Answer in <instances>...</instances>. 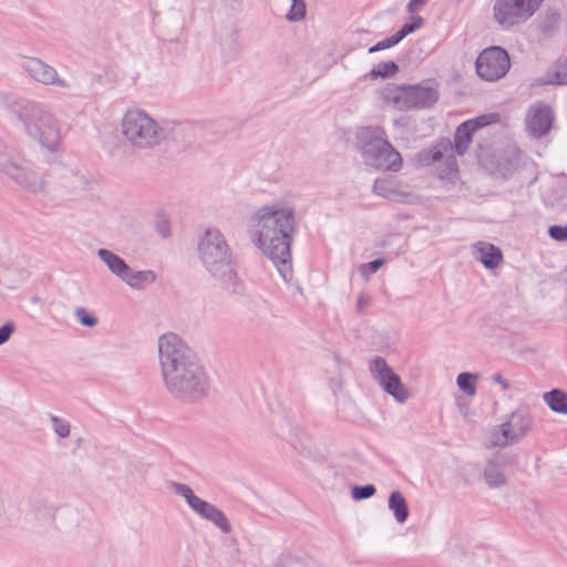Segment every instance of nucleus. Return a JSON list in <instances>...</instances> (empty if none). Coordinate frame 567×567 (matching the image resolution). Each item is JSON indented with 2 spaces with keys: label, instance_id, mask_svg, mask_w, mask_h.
<instances>
[{
  "label": "nucleus",
  "instance_id": "obj_1",
  "mask_svg": "<svg viewBox=\"0 0 567 567\" xmlns=\"http://www.w3.org/2000/svg\"><path fill=\"white\" fill-rule=\"evenodd\" d=\"M296 228V213L290 206L259 207L248 220V234L252 244L271 260L286 282H290L293 277L291 244Z\"/></svg>",
  "mask_w": 567,
  "mask_h": 567
},
{
  "label": "nucleus",
  "instance_id": "obj_2",
  "mask_svg": "<svg viewBox=\"0 0 567 567\" xmlns=\"http://www.w3.org/2000/svg\"><path fill=\"white\" fill-rule=\"evenodd\" d=\"M157 349L163 382L171 396L194 403L208 394L209 382L204 368L177 334L161 336Z\"/></svg>",
  "mask_w": 567,
  "mask_h": 567
},
{
  "label": "nucleus",
  "instance_id": "obj_3",
  "mask_svg": "<svg viewBox=\"0 0 567 567\" xmlns=\"http://www.w3.org/2000/svg\"><path fill=\"white\" fill-rule=\"evenodd\" d=\"M0 105L20 121L27 136L42 151L61 153L62 126L50 105L6 92L0 93Z\"/></svg>",
  "mask_w": 567,
  "mask_h": 567
},
{
  "label": "nucleus",
  "instance_id": "obj_4",
  "mask_svg": "<svg viewBox=\"0 0 567 567\" xmlns=\"http://www.w3.org/2000/svg\"><path fill=\"white\" fill-rule=\"evenodd\" d=\"M198 257L207 271L223 288L237 291V275L230 248L217 228H207L198 243Z\"/></svg>",
  "mask_w": 567,
  "mask_h": 567
},
{
  "label": "nucleus",
  "instance_id": "obj_5",
  "mask_svg": "<svg viewBox=\"0 0 567 567\" xmlns=\"http://www.w3.org/2000/svg\"><path fill=\"white\" fill-rule=\"evenodd\" d=\"M120 131L125 142L134 150L145 151L158 145L165 131L145 110L127 109L120 122Z\"/></svg>",
  "mask_w": 567,
  "mask_h": 567
},
{
  "label": "nucleus",
  "instance_id": "obj_6",
  "mask_svg": "<svg viewBox=\"0 0 567 567\" xmlns=\"http://www.w3.org/2000/svg\"><path fill=\"white\" fill-rule=\"evenodd\" d=\"M43 188L35 194H44L52 199L78 200L90 190V177L74 166L58 164L50 168L48 181L42 178Z\"/></svg>",
  "mask_w": 567,
  "mask_h": 567
},
{
  "label": "nucleus",
  "instance_id": "obj_7",
  "mask_svg": "<svg viewBox=\"0 0 567 567\" xmlns=\"http://www.w3.org/2000/svg\"><path fill=\"white\" fill-rule=\"evenodd\" d=\"M358 137L361 143V156L368 166L391 172H398L401 168L402 157L385 140L382 127H364L360 130Z\"/></svg>",
  "mask_w": 567,
  "mask_h": 567
},
{
  "label": "nucleus",
  "instance_id": "obj_8",
  "mask_svg": "<svg viewBox=\"0 0 567 567\" xmlns=\"http://www.w3.org/2000/svg\"><path fill=\"white\" fill-rule=\"evenodd\" d=\"M0 173L29 193L43 188L42 177L16 150L0 140Z\"/></svg>",
  "mask_w": 567,
  "mask_h": 567
},
{
  "label": "nucleus",
  "instance_id": "obj_9",
  "mask_svg": "<svg viewBox=\"0 0 567 567\" xmlns=\"http://www.w3.org/2000/svg\"><path fill=\"white\" fill-rule=\"evenodd\" d=\"M381 94L385 102L399 110L430 107L439 99L437 90L434 86L423 84L402 86L389 84Z\"/></svg>",
  "mask_w": 567,
  "mask_h": 567
},
{
  "label": "nucleus",
  "instance_id": "obj_10",
  "mask_svg": "<svg viewBox=\"0 0 567 567\" xmlns=\"http://www.w3.org/2000/svg\"><path fill=\"white\" fill-rule=\"evenodd\" d=\"M96 255L115 277L134 290H144L156 281L155 271L133 269L112 250L100 248Z\"/></svg>",
  "mask_w": 567,
  "mask_h": 567
},
{
  "label": "nucleus",
  "instance_id": "obj_11",
  "mask_svg": "<svg viewBox=\"0 0 567 567\" xmlns=\"http://www.w3.org/2000/svg\"><path fill=\"white\" fill-rule=\"evenodd\" d=\"M543 1L544 0H495L493 18L503 30H511L533 17Z\"/></svg>",
  "mask_w": 567,
  "mask_h": 567
},
{
  "label": "nucleus",
  "instance_id": "obj_12",
  "mask_svg": "<svg viewBox=\"0 0 567 567\" xmlns=\"http://www.w3.org/2000/svg\"><path fill=\"white\" fill-rule=\"evenodd\" d=\"M167 486L172 493L183 497L189 508L198 516L212 522L225 534L231 530V526L225 514L215 505L196 496L190 486L178 482H169Z\"/></svg>",
  "mask_w": 567,
  "mask_h": 567
},
{
  "label": "nucleus",
  "instance_id": "obj_13",
  "mask_svg": "<svg viewBox=\"0 0 567 567\" xmlns=\"http://www.w3.org/2000/svg\"><path fill=\"white\" fill-rule=\"evenodd\" d=\"M477 75L488 82L504 78L511 68L509 55L501 47L484 49L475 62Z\"/></svg>",
  "mask_w": 567,
  "mask_h": 567
},
{
  "label": "nucleus",
  "instance_id": "obj_14",
  "mask_svg": "<svg viewBox=\"0 0 567 567\" xmlns=\"http://www.w3.org/2000/svg\"><path fill=\"white\" fill-rule=\"evenodd\" d=\"M532 429L530 416L522 411L513 412L506 422L493 430L491 443L494 446H508L524 439Z\"/></svg>",
  "mask_w": 567,
  "mask_h": 567
},
{
  "label": "nucleus",
  "instance_id": "obj_15",
  "mask_svg": "<svg viewBox=\"0 0 567 567\" xmlns=\"http://www.w3.org/2000/svg\"><path fill=\"white\" fill-rule=\"evenodd\" d=\"M370 371L373 379L395 401L404 403L408 400L409 391L406 386L382 357H374L370 361Z\"/></svg>",
  "mask_w": 567,
  "mask_h": 567
},
{
  "label": "nucleus",
  "instance_id": "obj_16",
  "mask_svg": "<svg viewBox=\"0 0 567 567\" xmlns=\"http://www.w3.org/2000/svg\"><path fill=\"white\" fill-rule=\"evenodd\" d=\"M22 69L37 83L44 86H53L69 91L73 87L70 80L59 75L56 69L40 58L27 56L23 59Z\"/></svg>",
  "mask_w": 567,
  "mask_h": 567
},
{
  "label": "nucleus",
  "instance_id": "obj_17",
  "mask_svg": "<svg viewBox=\"0 0 567 567\" xmlns=\"http://www.w3.org/2000/svg\"><path fill=\"white\" fill-rule=\"evenodd\" d=\"M553 122L554 113L549 105L536 102L528 107L525 124L530 136L542 138L550 131Z\"/></svg>",
  "mask_w": 567,
  "mask_h": 567
},
{
  "label": "nucleus",
  "instance_id": "obj_18",
  "mask_svg": "<svg viewBox=\"0 0 567 567\" xmlns=\"http://www.w3.org/2000/svg\"><path fill=\"white\" fill-rule=\"evenodd\" d=\"M373 192L378 196L384 197L392 202L412 204L417 200L415 195L401 189L399 182L393 177L378 178L374 182Z\"/></svg>",
  "mask_w": 567,
  "mask_h": 567
},
{
  "label": "nucleus",
  "instance_id": "obj_19",
  "mask_svg": "<svg viewBox=\"0 0 567 567\" xmlns=\"http://www.w3.org/2000/svg\"><path fill=\"white\" fill-rule=\"evenodd\" d=\"M508 463L509 460L506 455H496L487 461L483 476L491 488H499L507 483Z\"/></svg>",
  "mask_w": 567,
  "mask_h": 567
},
{
  "label": "nucleus",
  "instance_id": "obj_20",
  "mask_svg": "<svg viewBox=\"0 0 567 567\" xmlns=\"http://www.w3.org/2000/svg\"><path fill=\"white\" fill-rule=\"evenodd\" d=\"M475 259L487 269L497 268L503 261V254L498 247L486 241H477L472 246Z\"/></svg>",
  "mask_w": 567,
  "mask_h": 567
},
{
  "label": "nucleus",
  "instance_id": "obj_21",
  "mask_svg": "<svg viewBox=\"0 0 567 567\" xmlns=\"http://www.w3.org/2000/svg\"><path fill=\"white\" fill-rule=\"evenodd\" d=\"M55 507L45 502H34L29 511L30 523L38 528L52 527L55 522Z\"/></svg>",
  "mask_w": 567,
  "mask_h": 567
},
{
  "label": "nucleus",
  "instance_id": "obj_22",
  "mask_svg": "<svg viewBox=\"0 0 567 567\" xmlns=\"http://www.w3.org/2000/svg\"><path fill=\"white\" fill-rule=\"evenodd\" d=\"M388 507L393 513L394 519L399 524H404L409 518V506L405 497L399 491H393L388 499Z\"/></svg>",
  "mask_w": 567,
  "mask_h": 567
},
{
  "label": "nucleus",
  "instance_id": "obj_23",
  "mask_svg": "<svg viewBox=\"0 0 567 567\" xmlns=\"http://www.w3.org/2000/svg\"><path fill=\"white\" fill-rule=\"evenodd\" d=\"M543 399L551 411L567 414V393L560 389H554L544 393Z\"/></svg>",
  "mask_w": 567,
  "mask_h": 567
},
{
  "label": "nucleus",
  "instance_id": "obj_24",
  "mask_svg": "<svg viewBox=\"0 0 567 567\" xmlns=\"http://www.w3.org/2000/svg\"><path fill=\"white\" fill-rule=\"evenodd\" d=\"M539 85L555 84L563 85L567 84V60L566 63L560 65L558 70L548 71L542 78L536 80Z\"/></svg>",
  "mask_w": 567,
  "mask_h": 567
},
{
  "label": "nucleus",
  "instance_id": "obj_25",
  "mask_svg": "<svg viewBox=\"0 0 567 567\" xmlns=\"http://www.w3.org/2000/svg\"><path fill=\"white\" fill-rule=\"evenodd\" d=\"M472 131L466 124H461L454 136V148L458 155H464L472 142Z\"/></svg>",
  "mask_w": 567,
  "mask_h": 567
},
{
  "label": "nucleus",
  "instance_id": "obj_26",
  "mask_svg": "<svg viewBox=\"0 0 567 567\" xmlns=\"http://www.w3.org/2000/svg\"><path fill=\"white\" fill-rule=\"evenodd\" d=\"M399 71V66L393 61L389 62H382L379 63L375 68H373L369 73L368 76L371 80H374L377 78H391Z\"/></svg>",
  "mask_w": 567,
  "mask_h": 567
},
{
  "label": "nucleus",
  "instance_id": "obj_27",
  "mask_svg": "<svg viewBox=\"0 0 567 567\" xmlns=\"http://www.w3.org/2000/svg\"><path fill=\"white\" fill-rule=\"evenodd\" d=\"M477 380V374L470 372H462L457 375L456 383L461 391H463L468 396H474L476 393L475 381Z\"/></svg>",
  "mask_w": 567,
  "mask_h": 567
},
{
  "label": "nucleus",
  "instance_id": "obj_28",
  "mask_svg": "<svg viewBox=\"0 0 567 567\" xmlns=\"http://www.w3.org/2000/svg\"><path fill=\"white\" fill-rule=\"evenodd\" d=\"M499 120V115L495 113L484 114L481 116H477L473 120H468L464 122L463 124H466V126L474 133L476 130L485 127L492 123H496Z\"/></svg>",
  "mask_w": 567,
  "mask_h": 567
},
{
  "label": "nucleus",
  "instance_id": "obj_29",
  "mask_svg": "<svg viewBox=\"0 0 567 567\" xmlns=\"http://www.w3.org/2000/svg\"><path fill=\"white\" fill-rule=\"evenodd\" d=\"M50 421H51V426L58 437L66 439L70 435L71 425L66 419L60 417L56 415H51Z\"/></svg>",
  "mask_w": 567,
  "mask_h": 567
},
{
  "label": "nucleus",
  "instance_id": "obj_30",
  "mask_svg": "<svg viewBox=\"0 0 567 567\" xmlns=\"http://www.w3.org/2000/svg\"><path fill=\"white\" fill-rule=\"evenodd\" d=\"M423 22L424 20L422 17L413 16L411 22L405 23L398 32L394 33L399 42H401L409 34L420 29Z\"/></svg>",
  "mask_w": 567,
  "mask_h": 567
},
{
  "label": "nucleus",
  "instance_id": "obj_31",
  "mask_svg": "<svg viewBox=\"0 0 567 567\" xmlns=\"http://www.w3.org/2000/svg\"><path fill=\"white\" fill-rule=\"evenodd\" d=\"M291 8L286 18L288 21H300L306 17V2L305 0H291Z\"/></svg>",
  "mask_w": 567,
  "mask_h": 567
},
{
  "label": "nucleus",
  "instance_id": "obj_32",
  "mask_svg": "<svg viewBox=\"0 0 567 567\" xmlns=\"http://www.w3.org/2000/svg\"><path fill=\"white\" fill-rule=\"evenodd\" d=\"M384 265V259L378 258L368 264H362L359 266L358 271L360 275L368 280L370 276L377 272Z\"/></svg>",
  "mask_w": 567,
  "mask_h": 567
},
{
  "label": "nucleus",
  "instance_id": "obj_33",
  "mask_svg": "<svg viewBox=\"0 0 567 567\" xmlns=\"http://www.w3.org/2000/svg\"><path fill=\"white\" fill-rule=\"evenodd\" d=\"M375 494V487L372 484L363 486H353L351 488V496L355 501L367 499Z\"/></svg>",
  "mask_w": 567,
  "mask_h": 567
},
{
  "label": "nucleus",
  "instance_id": "obj_34",
  "mask_svg": "<svg viewBox=\"0 0 567 567\" xmlns=\"http://www.w3.org/2000/svg\"><path fill=\"white\" fill-rule=\"evenodd\" d=\"M74 315L79 319V321L85 327H94L97 323L96 318L89 315L86 310L82 307L76 308Z\"/></svg>",
  "mask_w": 567,
  "mask_h": 567
},
{
  "label": "nucleus",
  "instance_id": "obj_35",
  "mask_svg": "<svg viewBox=\"0 0 567 567\" xmlns=\"http://www.w3.org/2000/svg\"><path fill=\"white\" fill-rule=\"evenodd\" d=\"M399 43V40L396 39L395 34L378 42L377 44L372 45L371 48H369V53H374V52H379L381 50H384V49H389L391 47H394Z\"/></svg>",
  "mask_w": 567,
  "mask_h": 567
},
{
  "label": "nucleus",
  "instance_id": "obj_36",
  "mask_svg": "<svg viewBox=\"0 0 567 567\" xmlns=\"http://www.w3.org/2000/svg\"><path fill=\"white\" fill-rule=\"evenodd\" d=\"M548 234L555 240L565 241V240H567V225L566 226H558V225L550 226L548 229Z\"/></svg>",
  "mask_w": 567,
  "mask_h": 567
},
{
  "label": "nucleus",
  "instance_id": "obj_37",
  "mask_svg": "<svg viewBox=\"0 0 567 567\" xmlns=\"http://www.w3.org/2000/svg\"><path fill=\"white\" fill-rule=\"evenodd\" d=\"M16 330V324L12 321H7L0 328V347L9 341Z\"/></svg>",
  "mask_w": 567,
  "mask_h": 567
},
{
  "label": "nucleus",
  "instance_id": "obj_38",
  "mask_svg": "<svg viewBox=\"0 0 567 567\" xmlns=\"http://www.w3.org/2000/svg\"><path fill=\"white\" fill-rule=\"evenodd\" d=\"M492 380L499 384L503 391H507L511 388L509 382L505 380L501 373H494Z\"/></svg>",
  "mask_w": 567,
  "mask_h": 567
},
{
  "label": "nucleus",
  "instance_id": "obj_39",
  "mask_svg": "<svg viewBox=\"0 0 567 567\" xmlns=\"http://www.w3.org/2000/svg\"><path fill=\"white\" fill-rule=\"evenodd\" d=\"M370 302V297L367 293H361L357 299V307L359 310H363Z\"/></svg>",
  "mask_w": 567,
  "mask_h": 567
},
{
  "label": "nucleus",
  "instance_id": "obj_40",
  "mask_svg": "<svg viewBox=\"0 0 567 567\" xmlns=\"http://www.w3.org/2000/svg\"><path fill=\"white\" fill-rule=\"evenodd\" d=\"M424 3V0H410L409 3H408V11L413 14L415 13L419 8Z\"/></svg>",
  "mask_w": 567,
  "mask_h": 567
},
{
  "label": "nucleus",
  "instance_id": "obj_41",
  "mask_svg": "<svg viewBox=\"0 0 567 567\" xmlns=\"http://www.w3.org/2000/svg\"><path fill=\"white\" fill-rule=\"evenodd\" d=\"M333 393L337 395L338 393L343 391V381L341 379H338L332 386Z\"/></svg>",
  "mask_w": 567,
  "mask_h": 567
},
{
  "label": "nucleus",
  "instance_id": "obj_42",
  "mask_svg": "<svg viewBox=\"0 0 567 567\" xmlns=\"http://www.w3.org/2000/svg\"><path fill=\"white\" fill-rule=\"evenodd\" d=\"M440 158H441V152L435 151L432 155V161L435 162V161H439Z\"/></svg>",
  "mask_w": 567,
  "mask_h": 567
},
{
  "label": "nucleus",
  "instance_id": "obj_43",
  "mask_svg": "<svg viewBox=\"0 0 567 567\" xmlns=\"http://www.w3.org/2000/svg\"><path fill=\"white\" fill-rule=\"evenodd\" d=\"M530 504H532V506L534 507L535 512H536L537 514H540L539 505H538L537 503H535V502H532Z\"/></svg>",
  "mask_w": 567,
  "mask_h": 567
}]
</instances>
